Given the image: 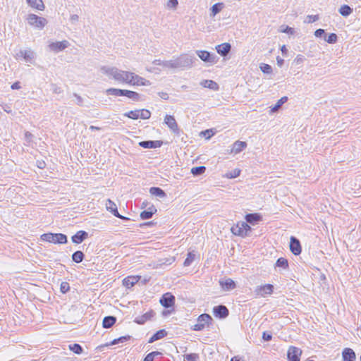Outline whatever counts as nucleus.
Returning a JSON list of instances; mask_svg holds the SVG:
<instances>
[{"label": "nucleus", "instance_id": "f257e3e1", "mask_svg": "<svg viewBox=\"0 0 361 361\" xmlns=\"http://www.w3.org/2000/svg\"><path fill=\"white\" fill-rule=\"evenodd\" d=\"M106 92L109 95H113L116 97H126L134 102H138L140 100V95L139 93L128 90H122L117 88H109L106 90Z\"/></svg>", "mask_w": 361, "mask_h": 361}, {"label": "nucleus", "instance_id": "f03ea898", "mask_svg": "<svg viewBox=\"0 0 361 361\" xmlns=\"http://www.w3.org/2000/svg\"><path fill=\"white\" fill-rule=\"evenodd\" d=\"M43 241L52 243L65 244L67 243V237L63 233H44L40 237Z\"/></svg>", "mask_w": 361, "mask_h": 361}, {"label": "nucleus", "instance_id": "7ed1b4c3", "mask_svg": "<svg viewBox=\"0 0 361 361\" xmlns=\"http://www.w3.org/2000/svg\"><path fill=\"white\" fill-rule=\"evenodd\" d=\"M246 221H238L235 226H248L250 224H258L262 221V215L259 213L247 214L245 216Z\"/></svg>", "mask_w": 361, "mask_h": 361}, {"label": "nucleus", "instance_id": "20e7f679", "mask_svg": "<svg viewBox=\"0 0 361 361\" xmlns=\"http://www.w3.org/2000/svg\"><path fill=\"white\" fill-rule=\"evenodd\" d=\"M28 23L39 29H42L47 23L46 18L30 13L27 18Z\"/></svg>", "mask_w": 361, "mask_h": 361}, {"label": "nucleus", "instance_id": "39448f33", "mask_svg": "<svg viewBox=\"0 0 361 361\" xmlns=\"http://www.w3.org/2000/svg\"><path fill=\"white\" fill-rule=\"evenodd\" d=\"M212 321V318L210 315L202 314L198 317L197 323L193 326L192 329L194 331H202L208 326Z\"/></svg>", "mask_w": 361, "mask_h": 361}, {"label": "nucleus", "instance_id": "423d86ee", "mask_svg": "<svg viewBox=\"0 0 361 361\" xmlns=\"http://www.w3.org/2000/svg\"><path fill=\"white\" fill-rule=\"evenodd\" d=\"M194 58L188 54H182L175 59L176 68H189L193 63Z\"/></svg>", "mask_w": 361, "mask_h": 361}, {"label": "nucleus", "instance_id": "0eeeda50", "mask_svg": "<svg viewBox=\"0 0 361 361\" xmlns=\"http://www.w3.org/2000/svg\"><path fill=\"white\" fill-rule=\"evenodd\" d=\"M274 286L271 284H266L256 287L255 294L257 297H265L267 295H271L273 293Z\"/></svg>", "mask_w": 361, "mask_h": 361}, {"label": "nucleus", "instance_id": "6e6552de", "mask_svg": "<svg viewBox=\"0 0 361 361\" xmlns=\"http://www.w3.org/2000/svg\"><path fill=\"white\" fill-rule=\"evenodd\" d=\"M231 233L242 238L249 236L252 233V227H230Z\"/></svg>", "mask_w": 361, "mask_h": 361}, {"label": "nucleus", "instance_id": "1a4fd4ad", "mask_svg": "<svg viewBox=\"0 0 361 361\" xmlns=\"http://www.w3.org/2000/svg\"><path fill=\"white\" fill-rule=\"evenodd\" d=\"M301 355V349L295 346H290L288 350L287 357L288 361H300Z\"/></svg>", "mask_w": 361, "mask_h": 361}, {"label": "nucleus", "instance_id": "9d476101", "mask_svg": "<svg viewBox=\"0 0 361 361\" xmlns=\"http://www.w3.org/2000/svg\"><path fill=\"white\" fill-rule=\"evenodd\" d=\"M197 55L204 62L214 63H216V56L214 54L205 50H197Z\"/></svg>", "mask_w": 361, "mask_h": 361}, {"label": "nucleus", "instance_id": "9b49d317", "mask_svg": "<svg viewBox=\"0 0 361 361\" xmlns=\"http://www.w3.org/2000/svg\"><path fill=\"white\" fill-rule=\"evenodd\" d=\"M164 123L176 134L179 133V128L173 116L166 115L164 118Z\"/></svg>", "mask_w": 361, "mask_h": 361}, {"label": "nucleus", "instance_id": "f8f14e48", "mask_svg": "<svg viewBox=\"0 0 361 361\" xmlns=\"http://www.w3.org/2000/svg\"><path fill=\"white\" fill-rule=\"evenodd\" d=\"M68 46L69 42L67 40H63L61 42H51V44H49V47L50 50L56 53H58L59 51L64 50Z\"/></svg>", "mask_w": 361, "mask_h": 361}, {"label": "nucleus", "instance_id": "ddd939ff", "mask_svg": "<svg viewBox=\"0 0 361 361\" xmlns=\"http://www.w3.org/2000/svg\"><path fill=\"white\" fill-rule=\"evenodd\" d=\"M163 145L161 140H145L139 142V146L145 149H155L161 147Z\"/></svg>", "mask_w": 361, "mask_h": 361}, {"label": "nucleus", "instance_id": "4468645a", "mask_svg": "<svg viewBox=\"0 0 361 361\" xmlns=\"http://www.w3.org/2000/svg\"><path fill=\"white\" fill-rule=\"evenodd\" d=\"M290 250L295 255L301 253V245L300 241L294 236H291L290 239Z\"/></svg>", "mask_w": 361, "mask_h": 361}, {"label": "nucleus", "instance_id": "2eb2a0df", "mask_svg": "<svg viewBox=\"0 0 361 361\" xmlns=\"http://www.w3.org/2000/svg\"><path fill=\"white\" fill-rule=\"evenodd\" d=\"M175 297L169 293L164 294L160 299V303L166 308L172 307L174 305Z\"/></svg>", "mask_w": 361, "mask_h": 361}, {"label": "nucleus", "instance_id": "dca6fc26", "mask_svg": "<svg viewBox=\"0 0 361 361\" xmlns=\"http://www.w3.org/2000/svg\"><path fill=\"white\" fill-rule=\"evenodd\" d=\"M213 312L216 317L221 319L226 318L229 314L228 308L222 305L214 307Z\"/></svg>", "mask_w": 361, "mask_h": 361}, {"label": "nucleus", "instance_id": "f3484780", "mask_svg": "<svg viewBox=\"0 0 361 361\" xmlns=\"http://www.w3.org/2000/svg\"><path fill=\"white\" fill-rule=\"evenodd\" d=\"M129 84L133 85L147 86L150 85V82L145 78L134 73V75H133L132 78H130V81H129Z\"/></svg>", "mask_w": 361, "mask_h": 361}, {"label": "nucleus", "instance_id": "a211bd4d", "mask_svg": "<svg viewBox=\"0 0 361 361\" xmlns=\"http://www.w3.org/2000/svg\"><path fill=\"white\" fill-rule=\"evenodd\" d=\"M88 233L85 231H79L71 238L75 244H80L88 238Z\"/></svg>", "mask_w": 361, "mask_h": 361}, {"label": "nucleus", "instance_id": "6ab92c4d", "mask_svg": "<svg viewBox=\"0 0 361 361\" xmlns=\"http://www.w3.org/2000/svg\"><path fill=\"white\" fill-rule=\"evenodd\" d=\"M216 51L221 56H226L231 49V45L229 43H222L216 47Z\"/></svg>", "mask_w": 361, "mask_h": 361}, {"label": "nucleus", "instance_id": "aec40b11", "mask_svg": "<svg viewBox=\"0 0 361 361\" xmlns=\"http://www.w3.org/2000/svg\"><path fill=\"white\" fill-rule=\"evenodd\" d=\"M343 361H355L356 355L353 349L346 348L342 353Z\"/></svg>", "mask_w": 361, "mask_h": 361}, {"label": "nucleus", "instance_id": "412c9836", "mask_svg": "<svg viewBox=\"0 0 361 361\" xmlns=\"http://www.w3.org/2000/svg\"><path fill=\"white\" fill-rule=\"evenodd\" d=\"M140 279V276H128V277H126L123 280V284L124 286L129 288L133 287L135 284H136L138 282Z\"/></svg>", "mask_w": 361, "mask_h": 361}, {"label": "nucleus", "instance_id": "4be33fe9", "mask_svg": "<svg viewBox=\"0 0 361 361\" xmlns=\"http://www.w3.org/2000/svg\"><path fill=\"white\" fill-rule=\"evenodd\" d=\"M246 147L247 143L245 142L238 140L233 144L231 152L235 154H238L245 149Z\"/></svg>", "mask_w": 361, "mask_h": 361}, {"label": "nucleus", "instance_id": "5701e85b", "mask_svg": "<svg viewBox=\"0 0 361 361\" xmlns=\"http://www.w3.org/2000/svg\"><path fill=\"white\" fill-rule=\"evenodd\" d=\"M157 212V209L155 208L154 206L152 205L151 207H149V208H147V209L142 211L141 213H140V218L143 220H145V219H150L152 215Z\"/></svg>", "mask_w": 361, "mask_h": 361}, {"label": "nucleus", "instance_id": "b1692460", "mask_svg": "<svg viewBox=\"0 0 361 361\" xmlns=\"http://www.w3.org/2000/svg\"><path fill=\"white\" fill-rule=\"evenodd\" d=\"M154 312L153 311H149L146 312L142 316L137 317L135 319V322L138 324H143L145 322L150 319L152 317H154Z\"/></svg>", "mask_w": 361, "mask_h": 361}, {"label": "nucleus", "instance_id": "393cba45", "mask_svg": "<svg viewBox=\"0 0 361 361\" xmlns=\"http://www.w3.org/2000/svg\"><path fill=\"white\" fill-rule=\"evenodd\" d=\"M200 85L204 87L209 88L212 90H218L219 88V85L212 80H203L200 82Z\"/></svg>", "mask_w": 361, "mask_h": 361}, {"label": "nucleus", "instance_id": "a878e982", "mask_svg": "<svg viewBox=\"0 0 361 361\" xmlns=\"http://www.w3.org/2000/svg\"><path fill=\"white\" fill-rule=\"evenodd\" d=\"M27 4L32 8L39 11L44 9V5L42 0H26Z\"/></svg>", "mask_w": 361, "mask_h": 361}, {"label": "nucleus", "instance_id": "bb28decb", "mask_svg": "<svg viewBox=\"0 0 361 361\" xmlns=\"http://www.w3.org/2000/svg\"><path fill=\"white\" fill-rule=\"evenodd\" d=\"M149 192L152 195L158 197L159 198L166 197V193L159 187H152L149 189Z\"/></svg>", "mask_w": 361, "mask_h": 361}, {"label": "nucleus", "instance_id": "cd10ccee", "mask_svg": "<svg viewBox=\"0 0 361 361\" xmlns=\"http://www.w3.org/2000/svg\"><path fill=\"white\" fill-rule=\"evenodd\" d=\"M106 208L108 211L111 212L115 216H118V212L117 206L110 199H108L106 200Z\"/></svg>", "mask_w": 361, "mask_h": 361}, {"label": "nucleus", "instance_id": "c85d7f7f", "mask_svg": "<svg viewBox=\"0 0 361 361\" xmlns=\"http://www.w3.org/2000/svg\"><path fill=\"white\" fill-rule=\"evenodd\" d=\"M116 322V318L114 316L105 317L102 322V326L105 329L111 327Z\"/></svg>", "mask_w": 361, "mask_h": 361}, {"label": "nucleus", "instance_id": "c756f323", "mask_svg": "<svg viewBox=\"0 0 361 361\" xmlns=\"http://www.w3.org/2000/svg\"><path fill=\"white\" fill-rule=\"evenodd\" d=\"M220 284L223 289L226 290H232L235 288V282L231 279H227L224 281H220Z\"/></svg>", "mask_w": 361, "mask_h": 361}, {"label": "nucleus", "instance_id": "7c9ffc66", "mask_svg": "<svg viewBox=\"0 0 361 361\" xmlns=\"http://www.w3.org/2000/svg\"><path fill=\"white\" fill-rule=\"evenodd\" d=\"M167 333L164 329H161L157 331L149 340V343H153L159 340L166 336Z\"/></svg>", "mask_w": 361, "mask_h": 361}, {"label": "nucleus", "instance_id": "2f4dec72", "mask_svg": "<svg viewBox=\"0 0 361 361\" xmlns=\"http://www.w3.org/2000/svg\"><path fill=\"white\" fill-rule=\"evenodd\" d=\"M224 7L223 3H216L214 4L210 8L211 13L210 16L212 17H214L217 13H219Z\"/></svg>", "mask_w": 361, "mask_h": 361}, {"label": "nucleus", "instance_id": "473e14b6", "mask_svg": "<svg viewBox=\"0 0 361 361\" xmlns=\"http://www.w3.org/2000/svg\"><path fill=\"white\" fill-rule=\"evenodd\" d=\"M339 13L341 16L344 17H348L353 13V8H350L348 5H343L339 8Z\"/></svg>", "mask_w": 361, "mask_h": 361}, {"label": "nucleus", "instance_id": "72a5a7b5", "mask_svg": "<svg viewBox=\"0 0 361 361\" xmlns=\"http://www.w3.org/2000/svg\"><path fill=\"white\" fill-rule=\"evenodd\" d=\"M288 101V97L286 96L282 97L280 99H279L276 104L271 108V112L274 113L279 110V109L286 102Z\"/></svg>", "mask_w": 361, "mask_h": 361}, {"label": "nucleus", "instance_id": "f704fd0d", "mask_svg": "<svg viewBox=\"0 0 361 361\" xmlns=\"http://www.w3.org/2000/svg\"><path fill=\"white\" fill-rule=\"evenodd\" d=\"M101 71L104 74L111 76L114 78L115 73H116V67H109V66H102L101 68Z\"/></svg>", "mask_w": 361, "mask_h": 361}, {"label": "nucleus", "instance_id": "c9c22d12", "mask_svg": "<svg viewBox=\"0 0 361 361\" xmlns=\"http://www.w3.org/2000/svg\"><path fill=\"white\" fill-rule=\"evenodd\" d=\"M84 257H85L84 253L80 250L75 251L72 255V259L75 263L81 262L84 259Z\"/></svg>", "mask_w": 361, "mask_h": 361}, {"label": "nucleus", "instance_id": "e433bc0d", "mask_svg": "<svg viewBox=\"0 0 361 361\" xmlns=\"http://www.w3.org/2000/svg\"><path fill=\"white\" fill-rule=\"evenodd\" d=\"M19 54L27 61H31L34 57V53L31 50H20Z\"/></svg>", "mask_w": 361, "mask_h": 361}, {"label": "nucleus", "instance_id": "4c0bfd02", "mask_svg": "<svg viewBox=\"0 0 361 361\" xmlns=\"http://www.w3.org/2000/svg\"><path fill=\"white\" fill-rule=\"evenodd\" d=\"M206 171V167L204 166H196V167H193L191 169V173L194 176H200L202 174H203Z\"/></svg>", "mask_w": 361, "mask_h": 361}, {"label": "nucleus", "instance_id": "58836bf2", "mask_svg": "<svg viewBox=\"0 0 361 361\" xmlns=\"http://www.w3.org/2000/svg\"><path fill=\"white\" fill-rule=\"evenodd\" d=\"M69 349L77 355H80L83 352L82 346L78 343L69 345Z\"/></svg>", "mask_w": 361, "mask_h": 361}, {"label": "nucleus", "instance_id": "ea45409f", "mask_svg": "<svg viewBox=\"0 0 361 361\" xmlns=\"http://www.w3.org/2000/svg\"><path fill=\"white\" fill-rule=\"evenodd\" d=\"M276 266L286 269L288 268V260L283 257H280L277 259L276 262Z\"/></svg>", "mask_w": 361, "mask_h": 361}, {"label": "nucleus", "instance_id": "a19ab883", "mask_svg": "<svg viewBox=\"0 0 361 361\" xmlns=\"http://www.w3.org/2000/svg\"><path fill=\"white\" fill-rule=\"evenodd\" d=\"M139 110H132L128 112H126L123 114L124 116L128 117L129 118L136 120L140 118H139Z\"/></svg>", "mask_w": 361, "mask_h": 361}, {"label": "nucleus", "instance_id": "79ce46f5", "mask_svg": "<svg viewBox=\"0 0 361 361\" xmlns=\"http://www.w3.org/2000/svg\"><path fill=\"white\" fill-rule=\"evenodd\" d=\"M260 70L265 74H270L272 73V67L267 63H261L259 66Z\"/></svg>", "mask_w": 361, "mask_h": 361}, {"label": "nucleus", "instance_id": "37998d69", "mask_svg": "<svg viewBox=\"0 0 361 361\" xmlns=\"http://www.w3.org/2000/svg\"><path fill=\"white\" fill-rule=\"evenodd\" d=\"M195 257V255L194 253L189 252L187 255L186 259L184 261V263H183L184 266L185 267L190 266L192 264V262L194 261Z\"/></svg>", "mask_w": 361, "mask_h": 361}, {"label": "nucleus", "instance_id": "c03bdc74", "mask_svg": "<svg viewBox=\"0 0 361 361\" xmlns=\"http://www.w3.org/2000/svg\"><path fill=\"white\" fill-rule=\"evenodd\" d=\"M139 111V118L141 119H148L151 116V112L147 109H141Z\"/></svg>", "mask_w": 361, "mask_h": 361}, {"label": "nucleus", "instance_id": "a18cd8bd", "mask_svg": "<svg viewBox=\"0 0 361 361\" xmlns=\"http://www.w3.org/2000/svg\"><path fill=\"white\" fill-rule=\"evenodd\" d=\"M199 355L197 353H190L184 356V361H197Z\"/></svg>", "mask_w": 361, "mask_h": 361}, {"label": "nucleus", "instance_id": "49530a36", "mask_svg": "<svg viewBox=\"0 0 361 361\" xmlns=\"http://www.w3.org/2000/svg\"><path fill=\"white\" fill-rule=\"evenodd\" d=\"M240 174V170L238 169H235L234 170L229 171L226 173V177L228 178H234L239 176Z\"/></svg>", "mask_w": 361, "mask_h": 361}, {"label": "nucleus", "instance_id": "de8ad7c7", "mask_svg": "<svg viewBox=\"0 0 361 361\" xmlns=\"http://www.w3.org/2000/svg\"><path fill=\"white\" fill-rule=\"evenodd\" d=\"M162 63L164 67L169 68H177L175 59L164 61Z\"/></svg>", "mask_w": 361, "mask_h": 361}, {"label": "nucleus", "instance_id": "09e8293b", "mask_svg": "<svg viewBox=\"0 0 361 361\" xmlns=\"http://www.w3.org/2000/svg\"><path fill=\"white\" fill-rule=\"evenodd\" d=\"M133 75H134L133 73L124 71L123 77L121 82L129 84V81H130V78H132Z\"/></svg>", "mask_w": 361, "mask_h": 361}, {"label": "nucleus", "instance_id": "8fccbe9b", "mask_svg": "<svg viewBox=\"0 0 361 361\" xmlns=\"http://www.w3.org/2000/svg\"><path fill=\"white\" fill-rule=\"evenodd\" d=\"M338 40V37L335 33H331L329 35L326 41L329 44H335Z\"/></svg>", "mask_w": 361, "mask_h": 361}, {"label": "nucleus", "instance_id": "3c124183", "mask_svg": "<svg viewBox=\"0 0 361 361\" xmlns=\"http://www.w3.org/2000/svg\"><path fill=\"white\" fill-rule=\"evenodd\" d=\"M130 338V336H121L118 338H116V339H114L112 342H111V345H116L118 343H123V342H126L127 341H128L129 339Z\"/></svg>", "mask_w": 361, "mask_h": 361}, {"label": "nucleus", "instance_id": "603ef678", "mask_svg": "<svg viewBox=\"0 0 361 361\" xmlns=\"http://www.w3.org/2000/svg\"><path fill=\"white\" fill-rule=\"evenodd\" d=\"M123 71H121L116 68V73H115L113 78L116 80L121 82L123 77Z\"/></svg>", "mask_w": 361, "mask_h": 361}, {"label": "nucleus", "instance_id": "864d4df0", "mask_svg": "<svg viewBox=\"0 0 361 361\" xmlns=\"http://www.w3.org/2000/svg\"><path fill=\"white\" fill-rule=\"evenodd\" d=\"M281 32L286 33L288 35H293L295 32V30L293 27H290L288 25L285 26L284 27H281V29L280 30Z\"/></svg>", "mask_w": 361, "mask_h": 361}, {"label": "nucleus", "instance_id": "5fc2aeb1", "mask_svg": "<svg viewBox=\"0 0 361 361\" xmlns=\"http://www.w3.org/2000/svg\"><path fill=\"white\" fill-rule=\"evenodd\" d=\"M319 20L318 15H308L307 16V20L305 21L307 23H312Z\"/></svg>", "mask_w": 361, "mask_h": 361}, {"label": "nucleus", "instance_id": "6e6d98bb", "mask_svg": "<svg viewBox=\"0 0 361 361\" xmlns=\"http://www.w3.org/2000/svg\"><path fill=\"white\" fill-rule=\"evenodd\" d=\"M51 91L53 92V93L59 94L63 92L62 88L61 87L58 86L57 85L51 84Z\"/></svg>", "mask_w": 361, "mask_h": 361}, {"label": "nucleus", "instance_id": "4d7b16f0", "mask_svg": "<svg viewBox=\"0 0 361 361\" xmlns=\"http://www.w3.org/2000/svg\"><path fill=\"white\" fill-rule=\"evenodd\" d=\"M60 290L63 293H67L70 290L69 283L67 282H62L61 283Z\"/></svg>", "mask_w": 361, "mask_h": 361}, {"label": "nucleus", "instance_id": "13d9d810", "mask_svg": "<svg viewBox=\"0 0 361 361\" xmlns=\"http://www.w3.org/2000/svg\"><path fill=\"white\" fill-rule=\"evenodd\" d=\"M154 354H160L159 352L153 351L146 355L143 361H154Z\"/></svg>", "mask_w": 361, "mask_h": 361}, {"label": "nucleus", "instance_id": "bf43d9fd", "mask_svg": "<svg viewBox=\"0 0 361 361\" xmlns=\"http://www.w3.org/2000/svg\"><path fill=\"white\" fill-rule=\"evenodd\" d=\"M262 338L265 341H269L272 338V335L269 332L264 331L262 334Z\"/></svg>", "mask_w": 361, "mask_h": 361}, {"label": "nucleus", "instance_id": "052dcab7", "mask_svg": "<svg viewBox=\"0 0 361 361\" xmlns=\"http://www.w3.org/2000/svg\"><path fill=\"white\" fill-rule=\"evenodd\" d=\"M202 133L206 137V139H209L214 135L212 130H206Z\"/></svg>", "mask_w": 361, "mask_h": 361}, {"label": "nucleus", "instance_id": "680f3d73", "mask_svg": "<svg viewBox=\"0 0 361 361\" xmlns=\"http://www.w3.org/2000/svg\"><path fill=\"white\" fill-rule=\"evenodd\" d=\"M325 34L324 30L319 28L315 30L314 35L316 37H322Z\"/></svg>", "mask_w": 361, "mask_h": 361}, {"label": "nucleus", "instance_id": "e2e57ef3", "mask_svg": "<svg viewBox=\"0 0 361 361\" xmlns=\"http://www.w3.org/2000/svg\"><path fill=\"white\" fill-rule=\"evenodd\" d=\"M73 96L76 98V100H77L76 104L78 106H82L83 99L76 93H74Z\"/></svg>", "mask_w": 361, "mask_h": 361}, {"label": "nucleus", "instance_id": "0e129e2a", "mask_svg": "<svg viewBox=\"0 0 361 361\" xmlns=\"http://www.w3.org/2000/svg\"><path fill=\"white\" fill-rule=\"evenodd\" d=\"M178 0H169L168 1V6L170 8H176L178 6Z\"/></svg>", "mask_w": 361, "mask_h": 361}, {"label": "nucleus", "instance_id": "69168bd1", "mask_svg": "<svg viewBox=\"0 0 361 361\" xmlns=\"http://www.w3.org/2000/svg\"><path fill=\"white\" fill-rule=\"evenodd\" d=\"M305 60V57L304 56L301 55V54H298L296 58L295 59V61L297 64H300L302 63Z\"/></svg>", "mask_w": 361, "mask_h": 361}, {"label": "nucleus", "instance_id": "338daca9", "mask_svg": "<svg viewBox=\"0 0 361 361\" xmlns=\"http://www.w3.org/2000/svg\"><path fill=\"white\" fill-rule=\"evenodd\" d=\"M78 18H79V17L78 15L73 14L70 17V20L71 21L72 23H75V22H77L78 20Z\"/></svg>", "mask_w": 361, "mask_h": 361}, {"label": "nucleus", "instance_id": "774afa93", "mask_svg": "<svg viewBox=\"0 0 361 361\" xmlns=\"http://www.w3.org/2000/svg\"><path fill=\"white\" fill-rule=\"evenodd\" d=\"M277 64L279 67H281L284 63V60L280 56L276 57Z\"/></svg>", "mask_w": 361, "mask_h": 361}]
</instances>
